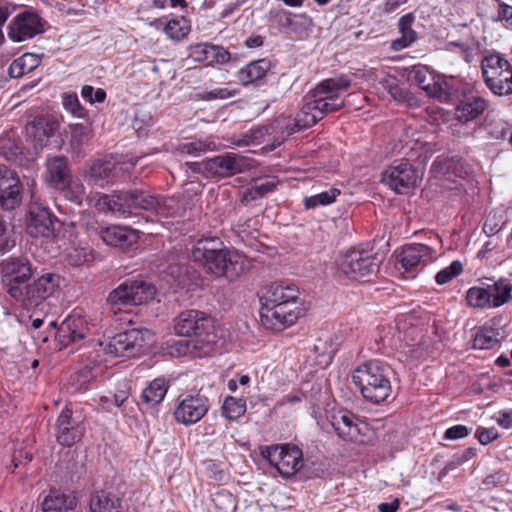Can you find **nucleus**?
Listing matches in <instances>:
<instances>
[{
  "instance_id": "774afa93",
  "label": "nucleus",
  "mask_w": 512,
  "mask_h": 512,
  "mask_svg": "<svg viewBox=\"0 0 512 512\" xmlns=\"http://www.w3.org/2000/svg\"><path fill=\"white\" fill-rule=\"evenodd\" d=\"M11 12L12 10L7 4L0 5V26L6 22Z\"/></svg>"
},
{
  "instance_id": "ea45409f",
  "label": "nucleus",
  "mask_w": 512,
  "mask_h": 512,
  "mask_svg": "<svg viewBox=\"0 0 512 512\" xmlns=\"http://www.w3.org/2000/svg\"><path fill=\"white\" fill-rule=\"evenodd\" d=\"M493 308L500 307L512 299V284L506 279H499L492 285L487 286Z\"/></svg>"
},
{
  "instance_id": "de8ad7c7",
  "label": "nucleus",
  "mask_w": 512,
  "mask_h": 512,
  "mask_svg": "<svg viewBox=\"0 0 512 512\" xmlns=\"http://www.w3.org/2000/svg\"><path fill=\"white\" fill-rule=\"evenodd\" d=\"M222 412L228 420H236L246 412V403L242 399L229 396L224 400Z\"/></svg>"
},
{
  "instance_id": "0eeeda50",
  "label": "nucleus",
  "mask_w": 512,
  "mask_h": 512,
  "mask_svg": "<svg viewBox=\"0 0 512 512\" xmlns=\"http://www.w3.org/2000/svg\"><path fill=\"white\" fill-rule=\"evenodd\" d=\"M125 215L128 216L134 210H144L157 216L170 217L181 213L182 208L174 197H165L152 194L144 190L123 191Z\"/></svg>"
},
{
  "instance_id": "bf43d9fd",
  "label": "nucleus",
  "mask_w": 512,
  "mask_h": 512,
  "mask_svg": "<svg viewBox=\"0 0 512 512\" xmlns=\"http://www.w3.org/2000/svg\"><path fill=\"white\" fill-rule=\"evenodd\" d=\"M475 436L481 444L487 445L498 438V432L494 428L479 427L475 433Z\"/></svg>"
},
{
  "instance_id": "39448f33",
  "label": "nucleus",
  "mask_w": 512,
  "mask_h": 512,
  "mask_svg": "<svg viewBox=\"0 0 512 512\" xmlns=\"http://www.w3.org/2000/svg\"><path fill=\"white\" fill-rule=\"evenodd\" d=\"M389 368L377 361H371L357 367L352 374V381L367 401L380 403L391 394Z\"/></svg>"
},
{
  "instance_id": "f03ea898",
  "label": "nucleus",
  "mask_w": 512,
  "mask_h": 512,
  "mask_svg": "<svg viewBox=\"0 0 512 512\" xmlns=\"http://www.w3.org/2000/svg\"><path fill=\"white\" fill-rule=\"evenodd\" d=\"M300 292L289 283H272L262 290L260 320L263 326L282 331L296 323L300 315Z\"/></svg>"
},
{
  "instance_id": "37998d69",
  "label": "nucleus",
  "mask_w": 512,
  "mask_h": 512,
  "mask_svg": "<svg viewBox=\"0 0 512 512\" xmlns=\"http://www.w3.org/2000/svg\"><path fill=\"white\" fill-rule=\"evenodd\" d=\"M490 296L487 288L472 287L467 291L466 299L473 308H493Z\"/></svg>"
},
{
  "instance_id": "7c9ffc66",
  "label": "nucleus",
  "mask_w": 512,
  "mask_h": 512,
  "mask_svg": "<svg viewBox=\"0 0 512 512\" xmlns=\"http://www.w3.org/2000/svg\"><path fill=\"white\" fill-rule=\"evenodd\" d=\"M69 179L67 163L63 157L56 156L47 161L46 180L53 187L63 190Z\"/></svg>"
},
{
  "instance_id": "412c9836",
  "label": "nucleus",
  "mask_w": 512,
  "mask_h": 512,
  "mask_svg": "<svg viewBox=\"0 0 512 512\" xmlns=\"http://www.w3.org/2000/svg\"><path fill=\"white\" fill-rule=\"evenodd\" d=\"M59 128L57 119L50 115H41L35 117L26 127L28 136L32 139L35 148L46 146Z\"/></svg>"
},
{
  "instance_id": "f3484780",
  "label": "nucleus",
  "mask_w": 512,
  "mask_h": 512,
  "mask_svg": "<svg viewBox=\"0 0 512 512\" xmlns=\"http://www.w3.org/2000/svg\"><path fill=\"white\" fill-rule=\"evenodd\" d=\"M209 410L208 398L203 395H191L178 403L174 411L175 420L183 425H192L200 421Z\"/></svg>"
},
{
  "instance_id": "4c0bfd02",
  "label": "nucleus",
  "mask_w": 512,
  "mask_h": 512,
  "mask_svg": "<svg viewBox=\"0 0 512 512\" xmlns=\"http://www.w3.org/2000/svg\"><path fill=\"white\" fill-rule=\"evenodd\" d=\"M66 259L73 266L89 265L95 260V253L87 243L79 242L67 249Z\"/></svg>"
},
{
  "instance_id": "8fccbe9b",
  "label": "nucleus",
  "mask_w": 512,
  "mask_h": 512,
  "mask_svg": "<svg viewBox=\"0 0 512 512\" xmlns=\"http://www.w3.org/2000/svg\"><path fill=\"white\" fill-rule=\"evenodd\" d=\"M463 271V265L460 261H453L449 266L440 270L435 277L436 282L439 285H444L455 277L460 275Z\"/></svg>"
},
{
  "instance_id": "0e129e2a",
  "label": "nucleus",
  "mask_w": 512,
  "mask_h": 512,
  "mask_svg": "<svg viewBox=\"0 0 512 512\" xmlns=\"http://www.w3.org/2000/svg\"><path fill=\"white\" fill-rule=\"evenodd\" d=\"M128 396H129V389H128L127 385L125 384L124 388L119 390V392L114 395L115 405L120 407L128 399Z\"/></svg>"
},
{
  "instance_id": "b1692460",
  "label": "nucleus",
  "mask_w": 512,
  "mask_h": 512,
  "mask_svg": "<svg viewBox=\"0 0 512 512\" xmlns=\"http://www.w3.org/2000/svg\"><path fill=\"white\" fill-rule=\"evenodd\" d=\"M99 235L107 245L114 247H128L138 241L137 231L123 226L101 228Z\"/></svg>"
},
{
  "instance_id": "bb28decb",
  "label": "nucleus",
  "mask_w": 512,
  "mask_h": 512,
  "mask_svg": "<svg viewBox=\"0 0 512 512\" xmlns=\"http://www.w3.org/2000/svg\"><path fill=\"white\" fill-rule=\"evenodd\" d=\"M115 168V164L111 161L97 160L86 172L85 179L89 184L104 187L113 182L116 176Z\"/></svg>"
},
{
  "instance_id": "864d4df0",
  "label": "nucleus",
  "mask_w": 512,
  "mask_h": 512,
  "mask_svg": "<svg viewBox=\"0 0 512 512\" xmlns=\"http://www.w3.org/2000/svg\"><path fill=\"white\" fill-rule=\"evenodd\" d=\"M383 87L388 91L391 97L397 101L405 100L406 96L404 91L399 87L395 77L388 76L382 81Z\"/></svg>"
},
{
  "instance_id": "58836bf2",
  "label": "nucleus",
  "mask_w": 512,
  "mask_h": 512,
  "mask_svg": "<svg viewBox=\"0 0 512 512\" xmlns=\"http://www.w3.org/2000/svg\"><path fill=\"white\" fill-rule=\"evenodd\" d=\"M41 63V58L33 53H25L12 62L9 67V75L12 78H20L32 72Z\"/></svg>"
},
{
  "instance_id": "1a4fd4ad",
  "label": "nucleus",
  "mask_w": 512,
  "mask_h": 512,
  "mask_svg": "<svg viewBox=\"0 0 512 512\" xmlns=\"http://www.w3.org/2000/svg\"><path fill=\"white\" fill-rule=\"evenodd\" d=\"M153 335L147 329L133 328L116 334L112 338L99 342V352H104L114 357L132 356L149 345Z\"/></svg>"
},
{
  "instance_id": "aec40b11",
  "label": "nucleus",
  "mask_w": 512,
  "mask_h": 512,
  "mask_svg": "<svg viewBox=\"0 0 512 512\" xmlns=\"http://www.w3.org/2000/svg\"><path fill=\"white\" fill-rule=\"evenodd\" d=\"M44 31L40 17L35 13L25 12L18 15L9 26V37L14 42L32 38Z\"/></svg>"
},
{
  "instance_id": "6e6552de",
  "label": "nucleus",
  "mask_w": 512,
  "mask_h": 512,
  "mask_svg": "<svg viewBox=\"0 0 512 512\" xmlns=\"http://www.w3.org/2000/svg\"><path fill=\"white\" fill-rule=\"evenodd\" d=\"M482 76L487 88L497 96L512 94V65L499 54H490L481 61Z\"/></svg>"
},
{
  "instance_id": "a19ab883",
  "label": "nucleus",
  "mask_w": 512,
  "mask_h": 512,
  "mask_svg": "<svg viewBox=\"0 0 512 512\" xmlns=\"http://www.w3.org/2000/svg\"><path fill=\"white\" fill-rule=\"evenodd\" d=\"M278 185L275 178H268L263 182L255 181L250 187L245 189L242 194V202L249 203L264 197L273 192Z\"/></svg>"
},
{
  "instance_id": "2f4dec72",
  "label": "nucleus",
  "mask_w": 512,
  "mask_h": 512,
  "mask_svg": "<svg viewBox=\"0 0 512 512\" xmlns=\"http://www.w3.org/2000/svg\"><path fill=\"white\" fill-rule=\"evenodd\" d=\"M90 204L99 211L118 213L125 215V207L123 202V191L112 195L96 194L89 197Z\"/></svg>"
},
{
  "instance_id": "72a5a7b5",
  "label": "nucleus",
  "mask_w": 512,
  "mask_h": 512,
  "mask_svg": "<svg viewBox=\"0 0 512 512\" xmlns=\"http://www.w3.org/2000/svg\"><path fill=\"white\" fill-rule=\"evenodd\" d=\"M88 328L80 317H67L61 324L59 336L67 343L85 338Z\"/></svg>"
},
{
  "instance_id": "a878e982",
  "label": "nucleus",
  "mask_w": 512,
  "mask_h": 512,
  "mask_svg": "<svg viewBox=\"0 0 512 512\" xmlns=\"http://www.w3.org/2000/svg\"><path fill=\"white\" fill-rule=\"evenodd\" d=\"M487 108V101L476 95L464 96L457 104L455 118L467 123L480 116Z\"/></svg>"
},
{
  "instance_id": "69168bd1",
  "label": "nucleus",
  "mask_w": 512,
  "mask_h": 512,
  "mask_svg": "<svg viewBox=\"0 0 512 512\" xmlns=\"http://www.w3.org/2000/svg\"><path fill=\"white\" fill-rule=\"evenodd\" d=\"M400 502L394 499L390 503H381L378 505L379 512H396L399 508Z\"/></svg>"
},
{
  "instance_id": "052dcab7",
  "label": "nucleus",
  "mask_w": 512,
  "mask_h": 512,
  "mask_svg": "<svg viewBox=\"0 0 512 512\" xmlns=\"http://www.w3.org/2000/svg\"><path fill=\"white\" fill-rule=\"evenodd\" d=\"M469 435V429L464 425H455L445 432V438L449 440L461 439Z\"/></svg>"
},
{
  "instance_id": "c85d7f7f",
  "label": "nucleus",
  "mask_w": 512,
  "mask_h": 512,
  "mask_svg": "<svg viewBox=\"0 0 512 512\" xmlns=\"http://www.w3.org/2000/svg\"><path fill=\"white\" fill-rule=\"evenodd\" d=\"M408 80L418 85L428 95L439 97L441 86L434 81L428 68L423 65H415L408 71Z\"/></svg>"
},
{
  "instance_id": "6e6d98bb",
  "label": "nucleus",
  "mask_w": 512,
  "mask_h": 512,
  "mask_svg": "<svg viewBox=\"0 0 512 512\" xmlns=\"http://www.w3.org/2000/svg\"><path fill=\"white\" fill-rule=\"evenodd\" d=\"M235 95V91H231L228 88H215L210 91H206L201 94V99L203 100H215V99H228Z\"/></svg>"
},
{
  "instance_id": "f704fd0d",
  "label": "nucleus",
  "mask_w": 512,
  "mask_h": 512,
  "mask_svg": "<svg viewBox=\"0 0 512 512\" xmlns=\"http://www.w3.org/2000/svg\"><path fill=\"white\" fill-rule=\"evenodd\" d=\"M415 16L411 13L402 16L398 21L401 37L391 42V48L394 51L402 50L411 45L417 39V33L412 29Z\"/></svg>"
},
{
  "instance_id": "473e14b6",
  "label": "nucleus",
  "mask_w": 512,
  "mask_h": 512,
  "mask_svg": "<svg viewBox=\"0 0 512 512\" xmlns=\"http://www.w3.org/2000/svg\"><path fill=\"white\" fill-rule=\"evenodd\" d=\"M270 68L271 63L267 59L250 62L239 70L238 79L244 86L252 84L263 79Z\"/></svg>"
},
{
  "instance_id": "a211bd4d",
  "label": "nucleus",
  "mask_w": 512,
  "mask_h": 512,
  "mask_svg": "<svg viewBox=\"0 0 512 512\" xmlns=\"http://www.w3.org/2000/svg\"><path fill=\"white\" fill-rule=\"evenodd\" d=\"M21 200L22 187L18 175L6 166H0V206L12 210Z\"/></svg>"
},
{
  "instance_id": "e433bc0d",
  "label": "nucleus",
  "mask_w": 512,
  "mask_h": 512,
  "mask_svg": "<svg viewBox=\"0 0 512 512\" xmlns=\"http://www.w3.org/2000/svg\"><path fill=\"white\" fill-rule=\"evenodd\" d=\"M120 508L119 498L111 493L100 491L90 499V512H119Z\"/></svg>"
},
{
  "instance_id": "cd10ccee",
  "label": "nucleus",
  "mask_w": 512,
  "mask_h": 512,
  "mask_svg": "<svg viewBox=\"0 0 512 512\" xmlns=\"http://www.w3.org/2000/svg\"><path fill=\"white\" fill-rule=\"evenodd\" d=\"M338 337L332 333H322L316 338L312 351L316 356L317 364L320 366H327L332 360L334 353L337 350Z\"/></svg>"
},
{
  "instance_id": "603ef678",
  "label": "nucleus",
  "mask_w": 512,
  "mask_h": 512,
  "mask_svg": "<svg viewBox=\"0 0 512 512\" xmlns=\"http://www.w3.org/2000/svg\"><path fill=\"white\" fill-rule=\"evenodd\" d=\"M211 144L212 143H206V142L200 141V140L192 141V142L181 144L179 146L178 150L181 153L197 155L201 152H206L208 150H212Z\"/></svg>"
},
{
  "instance_id": "ddd939ff",
  "label": "nucleus",
  "mask_w": 512,
  "mask_h": 512,
  "mask_svg": "<svg viewBox=\"0 0 512 512\" xmlns=\"http://www.w3.org/2000/svg\"><path fill=\"white\" fill-rule=\"evenodd\" d=\"M156 290L145 281H127L110 292L108 302L113 306L141 305L152 300Z\"/></svg>"
},
{
  "instance_id": "f257e3e1",
  "label": "nucleus",
  "mask_w": 512,
  "mask_h": 512,
  "mask_svg": "<svg viewBox=\"0 0 512 512\" xmlns=\"http://www.w3.org/2000/svg\"><path fill=\"white\" fill-rule=\"evenodd\" d=\"M1 283L7 294L30 309L41 304L57 286L52 274H46L27 284L33 275L32 264L24 257H10L0 264Z\"/></svg>"
},
{
  "instance_id": "79ce46f5",
  "label": "nucleus",
  "mask_w": 512,
  "mask_h": 512,
  "mask_svg": "<svg viewBox=\"0 0 512 512\" xmlns=\"http://www.w3.org/2000/svg\"><path fill=\"white\" fill-rule=\"evenodd\" d=\"M202 352V346L198 345L197 342H193L187 339L174 341L167 347V353L172 357H181L187 355L188 353L195 357H201L199 353Z\"/></svg>"
},
{
  "instance_id": "9b49d317",
  "label": "nucleus",
  "mask_w": 512,
  "mask_h": 512,
  "mask_svg": "<svg viewBox=\"0 0 512 512\" xmlns=\"http://www.w3.org/2000/svg\"><path fill=\"white\" fill-rule=\"evenodd\" d=\"M261 455L283 477H290L303 466L302 451L295 445L267 446L261 450Z\"/></svg>"
},
{
  "instance_id": "338daca9",
  "label": "nucleus",
  "mask_w": 512,
  "mask_h": 512,
  "mask_svg": "<svg viewBox=\"0 0 512 512\" xmlns=\"http://www.w3.org/2000/svg\"><path fill=\"white\" fill-rule=\"evenodd\" d=\"M497 422L506 429L510 428L512 426V412H502Z\"/></svg>"
},
{
  "instance_id": "393cba45",
  "label": "nucleus",
  "mask_w": 512,
  "mask_h": 512,
  "mask_svg": "<svg viewBox=\"0 0 512 512\" xmlns=\"http://www.w3.org/2000/svg\"><path fill=\"white\" fill-rule=\"evenodd\" d=\"M434 250L425 244L406 245L400 254V262L406 271H410L419 264L427 263L432 259Z\"/></svg>"
},
{
  "instance_id": "09e8293b",
  "label": "nucleus",
  "mask_w": 512,
  "mask_h": 512,
  "mask_svg": "<svg viewBox=\"0 0 512 512\" xmlns=\"http://www.w3.org/2000/svg\"><path fill=\"white\" fill-rule=\"evenodd\" d=\"M16 244L13 228L0 217V253L10 251Z\"/></svg>"
},
{
  "instance_id": "13d9d810",
  "label": "nucleus",
  "mask_w": 512,
  "mask_h": 512,
  "mask_svg": "<svg viewBox=\"0 0 512 512\" xmlns=\"http://www.w3.org/2000/svg\"><path fill=\"white\" fill-rule=\"evenodd\" d=\"M414 156H416V158L421 162L428 159L430 157V151L427 148V145L416 140L415 143L410 146V157L413 158Z\"/></svg>"
},
{
  "instance_id": "c03bdc74",
  "label": "nucleus",
  "mask_w": 512,
  "mask_h": 512,
  "mask_svg": "<svg viewBox=\"0 0 512 512\" xmlns=\"http://www.w3.org/2000/svg\"><path fill=\"white\" fill-rule=\"evenodd\" d=\"M340 193L339 189L331 188L327 191L304 198L303 203L306 209H314L318 206L329 205L336 200Z\"/></svg>"
},
{
  "instance_id": "5fc2aeb1",
  "label": "nucleus",
  "mask_w": 512,
  "mask_h": 512,
  "mask_svg": "<svg viewBox=\"0 0 512 512\" xmlns=\"http://www.w3.org/2000/svg\"><path fill=\"white\" fill-rule=\"evenodd\" d=\"M63 105L66 110L71 112L76 117H83L84 110L81 107L79 100L76 95H64L63 96Z\"/></svg>"
},
{
  "instance_id": "20e7f679",
  "label": "nucleus",
  "mask_w": 512,
  "mask_h": 512,
  "mask_svg": "<svg viewBox=\"0 0 512 512\" xmlns=\"http://www.w3.org/2000/svg\"><path fill=\"white\" fill-rule=\"evenodd\" d=\"M192 257L210 273L230 280L239 277L245 269L244 258L235 251L223 248L218 237L199 239L192 249Z\"/></svg>"
},
{
  "instance_id": "f8f14e48",
  "label": "nucleus",
  "mask_w": 512,
  "mask_h": 512,
  "mask_svg": "<svg viewBox=\"0 0 512 512\" xmlns=\"http://www.w3.org/2000/svg\"><path fill=\"white\" fill-rule=\"evenodd\" d=\"M379 268L375 254L367 249L348 251L340 263V271L351 280H360L374 275Z\"/></svg>"
},
{
  "instance_id": "7ed1b4c3",
  "label": "nucleus",
  "mask_w": 512,
  "mask_h": 512,
  "mask_svg": "<svg viewBox=\"0 0 512 512\" xmlns=\"http://www.w3.org/2000/svg\"><path fill=\"white\" fill-rule=\"evenodd\" d=\"M314 106L315 103L311 100L304 104L295 118L281 115L270 125L253 129L233 143L239 147L260 145L266 141V136L273 135V145L279 146L291 134L309 128L323 118L324 114Z\"/></svg>"
},
{
  "instance_id": "423d86ee",
  "label": "nucleus",
  "mask_w": 512,
  "mask_h": 512,
  "mask_svg": "<svg viewBox=\"0 0 512 512\" xmlns=\"http://www.w3.org/2000/svg\"><path fill=\"white\" fill-rule=\"evenodd\" d=\"M174 330L180 336H195L193 342L203 347L200 356L210 355L217 342L213 319L199 310H185L175 319Z\"/></svg>"
},
{
  "instance_id": "a18cd8bd",
  "label": "nucleus",
  "mask_w": 512,
  "mask_h": 512,
  "mask_svg": "<svg viewBox=\"0 0 512 512\" xmlns=\"http://www.w3.org/2000/svg\"><path fill=\"white\" fill-rule=\"evenodd\" d=\"M499 332L491 327L480 329L474 338V347L477 349H490L499 342Z\"/></svg>"
},
{
  "instance_id": "3c124183",
  "label": "nucleus",
  "mask_w": 512,
  "mask_h": 512,
  "mask_svg": "<svg viewBox=\"0 0 512 512\" xmlns=\"http://www.w3.org/2000/svg\"><path fill=\"white\" fill-rule=\"evenodd\" d=\"M65 190V196L71 201L81 204L85 196V187L79 179H68Z\"/></svg>"
},
{
  "instance_id": "4be33fe9",
  "label": "nucleus",
  "mask_w": 512,
  "mask_h": 512,
  "mask_svg": "<svg viewBox=\"0 0 512 512\" xmlns=\"http://www.w3.org/2000/svg\"><path fill=\"white\" fill-rule=\"evenodd\" d=\"M244 163L242 156L227 153L206 160L205 169L214 175H233L242 172Z\"/></svg>"
},
{
  "instance_id": "e2e57ef3",
  "label": "nucleus",
  "mask_w": 512,
  "mask_h": 512,
  "mask_svg": "<svg viewBox=\"0 0 512 512\" xmlns=\"http://www.w3.org/2000/svg\"><path fill=\"white\" fill-rule=\"evenodd\" d=\"M168 274H170L175 279V282H177L179 285L185 284V280L181 276V267L177 265H170L168 267Z\"/></svg>"
},
{
  "instance_id": "5701e85b",
  "label": "nucleus",
  "mask_w": 512,
  "mask_h": 512,
  "mask_svg": "<svg viewBox=\"0 0 512 512\" xmlns=\"http://www.w3.org/2000/svg\"><path fill=\"white\" fill-rule=\"evenodd\" d=\"M189 56L207 65L224 64L229 61L230 53L221 46L198 43L190 46Z\"/></svg>"
},
{
  "instance_id": "c9c22d12",
  "label": "nucleus",
  "mask_w": 512,
  "mask_h": 512,
  "mask_svg": "<svg viewBox=\"0 0 512 512\" xmlns=\"http://www.w3.org/2000/svg\"><path fill=\"white\" fill-rule=\"evenodd\" d=\"M169 388L165 378H156L151 381L143 390L141 399L148 407L158 405L165 397Z\"/></svg>"
},
{
  "instance_id": "c756f323",
  "label": "nucleus",
  "mask_w": 512,
  "mask_h": 512,
  "mask_svg": "<svg viewBox=\"0 0 512 512\" xmlns=\"http://www.w3.org/2000/svg\"><path fill=\"white\" fill-rule=\"evenodd\" d=\"M76 507V498L62 492L51 490L41 503L42 512H66Z\"/></svg>"
},
{
  "instance_id": "6ab92c4d",
  "label": "nucleus",
  "mask_w": 512,
  "mask_h": 512,
  "mask_svg": "<svg viewBox=\"0 0 512 512\" xmlns=\"http://www.w3.org/2000/svg\"><path fill=\"white\" fill-rule=\"evenodd\" d=\"M331 424L337 435L344 441H362L367 425L349 411H338L332 415Z\"/></svg>"
},
{
  "instance_id": "4468645a",
  "label": "nucleus",
  "mask_w": 512,
  "mask_h": 512,
  "mask_svg": "<svg viewBox=\"0 0 512 512\" xmlns=\"http://www.w3.org/2000/svg\"><path fill=\"white\" fill-rule=\"evenodd\" d=\"M422 179V172L408 162H399L382 172V182L396 193L414 188Z\"/></svg>"
},
{
  "instance_id": "2eb2a0df",
  "label": "nucleus",
  "mask_w": 512,
  "mask_h": 512,
  "mask_svg": "<svg viewBox=\"0 0 512 512\" xmlns=\"http://www.w3.org/2000/svg\"><path fill=\"white\" fill-rule=\"evenodd\" d=\"M84 432L83 422L73 417L71 409H63L55 423L56 441L61 446L71 447L81 440Z\"/></svg>"
},
{
  "instance_id": "dca6fc26",
  "label": "nucleus",
  "mask_w": 512,
  "mask_h": 512,
  "mask_svg": "<svg viewBox=\"0 0 512 512\" xmlns=\"http://www.w3.org/2000/svg\"><path fill=\"white\" fill-rule=\"evenodd\" d=\"M56 218L42 204L32 203L29 206L26 230L35 238H49L54 235Z\"/></svg>"
},
{
  "instance_id": "49530a36",
  "label": "nucleus",
  "mask_w": 512,
  "mask_h": 512,
  "mask_svg": "<svg viewBox=\"0 0 512 512\" xmlns=\"http://www.w3.org/2000/svg\"><path fill=\"white\" fill-rule=\"evenodd\" d=\"M165 34L172 40H181L190 32V25L184 18L172 19L164 26Z\"/></svg>"
},
{
  "instance_id": "4d7b16f0",
  "label": "nucleus",
  "mask_w": 512,
  "mask_h": 512,
  "mask_svg": "<svg viewBox=\"0 0 512 512\" xmlns=\"http://www.w3.org/2000/svg\"><path fill=\"white\" fill-rule=\"evenodd\" d=\"M413 316L411 314H401L395 318V329L398 340H402L401 334L405 333L410 326H413Z\"/></svg>"
},
{
  "instance_id": "9d476101",
  "label": "nucleus",
  "mask_w": 512,
  "mask_h": 512,
  "mask_svg": "<svg viewBox=\"0 0 512 512\" xmlns=\"http://www.w3.org/2000/svg\"><path fill=\"white\" fill-rule=\"evenodd\" d=\"M350 85L351 80L344 75L321 81L311 91L314 107L324 115L342 109L345 106V100L339 94L347 90Z\"/></svg>"
},
{
  "instance_id": "680f3d73",
  "label": "nucleus",
  "mask_w": 512,
  "mask_h": 512,
  "mask_svg": "<svg viewBox=\"0 0 512 512\" xmlns=\"http://www.w3.org/2000/svg\"><path fill=\"white\" fill-rule=\"evenodd\" d=\"M509 480V476L506 472L504 471H497L491 475H488L485 477L484 479V483L486 485H500V484H504L506 482H508Z\"/></svg>"
}]
</instances>
